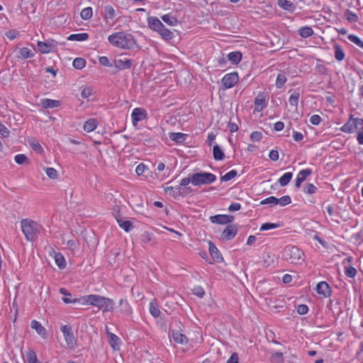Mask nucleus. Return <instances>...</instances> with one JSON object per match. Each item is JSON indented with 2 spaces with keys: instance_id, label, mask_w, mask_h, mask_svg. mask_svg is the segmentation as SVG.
Returning a JSON list of instances; mask_svg holds the SVG:
<instances>
[{
  "instance_id": "nucleus-59",
  "label": "nucleus",
  "mask_w": 363,
  "mask_h": 363,
  "mask_svg": "<svg viewBox=\"0 0 363 363\" xmlns=\"http://www.w3.org/2000/svg\"><path fill=\"white\" fill-rule=\"evenodd\" d=\"M147 169L148 168L145 164L140 163L136 167L135 173L138 176H142Z\"/></svg>"
},
{
  "instance_id": "nucleus-29",
  "label": "nucleus",
  "mask_w": 363,
  "mask_h": 363,
  "mask_svg": "<svg viewBox=\"0 0 363 363\" xmlns=\"http://www.w3.org/2000/svg\"><path fill=\"white\" fill-rule=\"evenodd\" d=\"M28 143L32 150L38 154H42L44 152L43 147L37 140L34 138L30 139L28 140Z\"/></svg>"
},
{
  "instance_id": "nucleus-23",
  "label": "nucleus",
  "mask_w": 363,
  "mask_h": 363,
  "mask_svg": "<svg viewBox=\"0 0 363 363\" xmlns=\"http://www.w3.org/2000/svg\"><path fill=\"white\" fill-rule=\"evenodd\" d=\"M334 48V57L338 62H342L345 58V52L342 47L337 43H335L333 46Z\"/></svg>"
},
{
  "instance_id": "nucleus-2",
  "label": "nucleus",
  "mask_w": 363,
  "mask_h": 363,
  "mask_svg": "<svg viewBox=\"0 0 363 363\" xmlns=\"http://www.w3.org/2000/svg\"><path fill=\"white\" fill-rule=\"evenodd\" d=\"M108 40L113 47L123 50H130L136 44L133 35L123 31L112 33L108 37Z\"/></svg>"
},
{
  "instance_id": "nucleus-3",
  "label": "nucleus",
  "mask_w": 363,
  "mask_h": 363,
  "mask_svg": "<svg viewBox=\"0 0 363 363\" xmlns=\"http://www.w3.org/2000/svg\"><path fill=\"white\" fill-rule=\"evenodd\" d=\"M340 130L347 133H353L357 132V140L359 145H363V119L354 118L352 115L350 116L347 122L344 124Z\"/></svg>"
},
{
  "instance_id": "nucleus-44",
  "label": "nucleus",
  "mask_w": 363,
  "mask_h": 363,
  "mask_svg": "<svg viewBox=\"0 0 363 363\" xmlns=\"http://www.w3.org/2000/svg\"><path fill=\"white\" fill-rule=\"evenodd\" d=\"M19 53L20 57L23 59H28L32 57L34 55V54L29 48L25 47L20 49Z\"/></svg>"
},
{
  "instance_id": "nucleus-19",
  "label": "nucleus",
  "mask_w": 363,
  "mask_h": 363,
  "mask_svg": "<svg viewBox=\"0 0 363 363\" xmlns=\"http://www.w3.org/2000/svg\"><path fill=\"white\" fill-rule=\"evenodd\" d=\"M208 245H209V247H208L209 252H210L211 256L212 259H213V261H215L216 262H222L223 257H222L220 251L216 247V246L211 241L208 242Z\"/></svg>"
},
{
  "instance_id": "nucleus-52",
  "label": "nucleus",
  "mask_w": 363,
  "mask_h": 363,
  "mask_svg": "<svg viewBox=\"0 0 363 363\" xmlns=\"http://www.w3.org/2000/svg\"><path fill=\"white\" fill-rule=\"evenodd\" d=\"M271 362L274 363H283V354L279 352H275L271 357Z\"/></svg>"
},
{
  "instance_id": "nucleus-53",
  "label": "nucleus",
  "mask_w": 363,
  "mask_h": 363,
  "mask_svg": "<svg viewBox=\"0 0 363 363\" xmlns=\"http://www.w3.org/2000/svg\"><path fill=\"white\" fill-rule=\"evenodd\" d=\"M317 191V187L311 183H308L304 189L303 192L307 194H315Z\"/></svg>"
},
{
  "instance_id": "nucleus-38",
  "label": "nucleus",
  "mask_w": 363,
  "mask_h": 363,
  "mask_svg": "<svg viewBox=\"0 0 363 363\" xmlns=\"http://www.w3.org/2000/svg\"><path fill=\"white\" fill-rule=\"evenodd\" d=\"M55 261L60 269H62L66 267L65 257L60 252L55 253Z\"/></svg>"
},
{
  "instance_id": "nucleus-42",
  "label": "nucleus",
  "mask_w": 363,
  "mask_h": 363,
  "mask_svg": "<svg viewBox=\"0 0 363 363\" xmlns=\"http://www.w3.org/2000/svg\"><path fill=\"white\" fill-rule=\"evenodd\" d=\"M86 62L84 58L77 57L74 60L72 65L75 69H82L86 66Z\"/></svg>"
},
{
  "instance_id": "nucleus-6",
  "label": "nucleus",
  "mask_w": 363,
  "mask_h": 363,
  "mask_svg": "<svg viewBox=\"0 0 363 363\" xmlns=\"http://www.w3.org/2000/svg\"><path fill=\"white\" fill-rule=\"evenodd\" d=\"M63 333L65 342L69 347L74 348L77 345V338L74 335L72 327L69 325H64L60 328Z\"/></svg>"
},
{
  "instance_id": "nucleus-45",
  "label": "nucleus",
  "mask_w": 363,
  "mask_h": 363,
  "mask_svg": "<svg viewBox=\"0 0 363 363\" xmlns=\"http://www.w3.org/2000/svg\"><path fill=\"white\" fill-rule=\"evenodd\" d=\"M345 18L351 23H355L359 19L357 15L350 10L346 11V12L345 13Z\"/></svg>"
},
{
  "instance_id": "nucleus-39",
  "label": "nucleus",
  "mask_w": 363,
  "mask_h": 363,
  "mask_svg": "<svg viewBox=\"0 0 363 363\" xmlns=\"http://www.w3.org/2000/svg\"><path fill=\"white\" fill-rule=\"evenodd\" d=\"M93 15L92 8L90 6L83 9L80 13V16L83 20H89Z\"/></svg>"
},
{
  "instance_id": "nucleus-10",
  "label": "nucleus",
  "mask_w": 363,
  "mask_h": 363,
  "mask_svg": "<svg viewBox=\"0 0 363 363\" xmlns=\"http://www.w3.org/2000/svg\"><path fill=\"white\" fill-rule=\"evenodd\" d=\"M147 116L146 111L143 108H135L131 113L132 123L134 125L143 121Z\"/></svg>"
},
{
  "instance_id": "nucleus-58",
  "label": "nucleus",
  "mask_w": 363,
  "mask_h": 363,
  "mask_svg": "<svg viewBox=\"0 0 363 363\" xmlns=\"http://www.w3.org/2000/svg\"><path fill=\"white\" fill-rule=\"evenodd\" d=\"M263 138V135L259 131H253L250 134V140L252 142H259Z\"/></svg>"
},
{
  "instance_id": "nucleus-12",
  "label": "nucleus",
  "mask_w": 363,
  "mask_h": 363,
  "mask_svg": "<svg viewBox=\"0 0 363 363\" xmlns=\"http://www.w3.org/2000/svg\"><path fill=\"white\" fill-rule=\"evenodd\" d=\"M234 219L233 216L230 215H216L210 217L213 223L225 225L231 223Z\"/></svg>"
},
{
  "instance_id": "nucleus-36",
  "label": "nucleus",
  "mask_w": 363,
  "mask_h": 363,
  "mask_svg": "<svg viewBox=\"0 0 363 363\" xmlns=\"http://www.w3.org/2000/svg\"><path fill=\"white\" fill-rule=\"evenodd\" d=\"M213 155L215 160L220 161L224 159V153L217 144L213 147Z\"/></svg>"
},
{
  "instance_id": "nucleus-56",
  "label": "nucleus",
  "mask_w": 363,
  "mask_h": 363,
  "mask_svg": "<svg viewBox=\"0 0 363 363\" xmlns=\"http://www.w3.org/2000/svg\"><path fill=\"white\" fill-rule=\"evenodd\" d=\"M261 204H271V205H277V198L274 196H269L260 202Z\"/></svg>"
},
{
  "instance_id": "nucleus-63",
  "label": "nucleus",
  "mask_w": 363,
  "mask_h": 363,
  "mask_svg": "<svg viewBox=\"0 0 363 363\" xmlns=\"http://www.w3.org/2000/svg\"><path fill=\"white\" fill-rule=\"evenodd\" d=\"M308 311V307L306 304H301L297 307V313L300 315H305Z\"/></svg>"
},
{
  "instance_id": "nucleus-5",
  "label": "nucleus",
  "mask_w": 363,
  "mask_h": 363,
  "mask_svg": "<svg viewBox=\"0 0 363 363\" xmlns=\"http://www.w3.org/2000/svg\"><path fill=\"white\" fill-rule=\"evenodd\" d=\"M216 180V176L211 172L195 173L191 175V184L194 186L211 184Z\"/></svg>"
},
{
  "instance_id": "nucleus-25",
  "label": "nucleus",
  "mask_w": 363,
  "mask_h": 363,
  "mask_svg": "<svg viewBox=\"0 0 363 363\" xmlns=\"http://www.w3.org/2000/svg\"><path fill=\"white\" fill-rule=\"evenodd\" d=\"M237 233V228H225L221 235L222 239L230 240L236 235Z\"/></svg>"
},
{
  "instance_id": "nucleus-15",
  "label": "nucleus",
  "mask_w": 363,
  "mask_h": 363,
  "mask_svg": "<svg viewBox=\"0 0 363 363\" xmlns=\"http://www.w3.org/2000/svg\"><path fill=\"white\" fill-rule=\"evenodd\" d=\"M80 234L86 242L94 243L98 240L93 228H84Z\"/></svg>"
},
{
  "instance_id": "nucleus-54",
  "label": "nucleus",
  "mask_w": 363,
  "mask_h": 363,
  "mask_svg": "<svg viewBox=\"0 0 363 363\" xmlns=\"http://www.w3.org/2000/svg\"><path fill=\"white\" fill-rule=\"evenodd\" d=\"M345 274L347 277L354 278L357 274V269L352 267H345Z\"/></svg>"
},
{
  "instance_id": "nucleus-31",
  "label": "nucleus",
  "mask_w": 363,
  "mask_h": 363,
  "mask_svg": "<svg viewBox=\"0 0 363 363\" xmlns=\"http://www.w3.org/2000/svg\"><path fill=\"white\" fill-rule=\"evenodd\" d=\"M229 61L233 65H238L242 60V53L240 52H231L228 55Z\"/></svg>"
},
{
  "instance_id": "nucleus-18",
  "label": "nucleus",
  "mask_w": 363,
  "mask_h": 363,
  "mask_svg": "<svg viewBox=\"0 0 363 363\" xmlns=\"http://www.w3.org/2000/svg\"><path fill=\"white\" fill-rule=\"evenodd\" d=\"M21 232L24 234L28 241L33 242L39 234L38 228H21Z\"/></svg>"
},
{
  "instance_id": "nucleus-43",
  "label": "nucleus",
  "mask_w": 363,
  "mask_h": 363,
  "mask_svg": "<svg viewBox=\"0 0 363 363\" xmlns=\"http://www.w3.org/2000/svg\"><path fill=\"white\" fill-rule=\"evenodd\" d=\"M348 40L355 44L357 46L363 48V41L356 35L350 34L348 35Z\"/></svg>"
},
{
  "instance_id": "nucleus-32",
  "label": "nucleus",
  "mask_w": 363,
  "mask_h": 363,
  "mask_svg": "<svg viewBox=\"0 0 363 363\" xmlns=\"http://www.w3.org/2000/svg\"><path fill=\"white\" fill-rule=\"evenodd\" d=\"M291 92L289 99V103L291 106L297 107L299 98H300V93L298 91H289Z\"/></svg>"
},
{
  "instance_id": "nucleus-30",
  "label": "nucleus",
  "mask_w": 363,
  "mask_h": 363,
  "mask_svg": "<svg viewBox=\"0 0 363 363\" xmlns=\"http://www.w3.org/2000/svg\"><path fill=\"white\" fill-rule=\"evenodd\" d=\"M119 304L121 306V311L124 315H129L132 313V308L126 299L121 298Z\"/></svg>"
},
{
  "instance_id": "nucleus-61",
  "label": "nucleus",
  "mask_w": 363,
  "mask_h": 363,
  "mask_svg": "<svg viewBox=\"0 0 363 363\" xmlns=\"http://www.w3.org/2000/svg\"><path fill=\"white\" fill-rule=\"evenodd\" d=\"M99 62L101 65L105 66V67H110L112 66L109 59L106 56L100 57L99 59Z\"/></svg>"
},
{
  "instance_id": "nucleus-1",
  "label": "nucleus",
  "mask_w": 363,
  "mask_h": 363,
  "mask_svg": "<svg viewBox=\"0 0 363 363\" xmlns=\"http://www.w3.org/2000/svg\"><path fill=\"white\" fill-rule=\"evenodd\" d=\"M62 301L65 303L78 302L82 305H91L98 307L99 309H101L104 312L113 311L114 306V303L112 299L95 294L85 296L80 298H74V299L62 298Z\"/></svg>"
},
{
  "instance_id": "nucleus-28",
  "label": "nucleus",
  "mask_w": 363,
  "mask_h": 363,
  "mask_svg": "<svg viewBox=\"0 0 363 363\" xmlns=\"http://www.w3.org/2000/svg\"><path fill=\"white\" fill-rule=\"evenodd\" d=\"M157 33L160 34L161 38L165 40H169L174 38L173 33L164 26H163L162 28H160Z\"/></svg>"
},
{
  "instance_id": "nucleus-26",
  "label": "nucleus",
  "mask_w": 363,
  "mask_h": 363,
  "mask_svg": "<svg viewBox=\"0 0 363 363\" xmlns=\"http://www.w3.org/2000/svg\"><path fill=\"white\" fill-rule=\"evenodd\" d=\"M299 35L303 38H307L314 34L313 30L310 26H303L298 30Z\"/></svg>"
},
{
  "instance_id": "nucleus-35",
  "label": "nucleus",
  "mask_w": 363,
  "mask_h": 363,
  "mask_svg": "<svg viewBox=\"0 0 363 363\" xmlns=\"http://www.w3.org/2000/svg\"><path fill=\"white\" fill-rule=\"evenodd\" d=\"M161 18L164 23L171 26H174L178 23V20L170 13L162 16Z\"/></svg>"
},
{
  "instance_id": "nucleus-60",
  "label": "nucleus",
  "mask_w": 363,
  "mask_h": 363,
  "mask_svg": "<svg viewBox=\"0 0 363 363\" xmlns=\"http://www.w3.org/2000/svg\"><path fill=\"white\" fill-rule=\"evenodd\" d=\"M93 92V89L90 86L84 87L81 92V96L83 99H87L90 96H91Z\"/></svg>"
},
{
  "instance_id": "nucleus-62",
  "label": "nucleus",
  "mask_w": 363,
  "mask_h": 363,
  "mask_svg": "<svg viewBox=\"0 0 363 363\" xmlns=\"http://www.w3.org/2000/svg\"><path fill=\"white\" fill-rule=\"evenodd\" d=\"M310 123L314 125H318L321 122V118L319 115L315 114L311 116Z\"/></svg>"
},
{
  "instance_id": "nucleus-41",
  "label": "nucleus",
  "mask_w": 363,
  "mask_h": 363,
  "mask_svg": "<svg viewBox=\"0 0 363 363\" xmlns=\"http://www.w3.org/2000/svg\"><path fill=\"white\" fill-rule=\"evenodd\" d=\"M105 15L104 18L106 19H111L113 20L116 16V11L113 6H106L104 9Z\"/></svg>"
},
{
  "instance_id": "nucleus-64",
  "label": "nucleus",
  "mask_w": 363,
  "mask_h": 363,
  "mask_svg": "<svg viewBox=\"0 0 363 363\" xmlns=\"http://www.w3.org/2000/svg\"><path fill=\"white\" fill-rule=\"evenodd\" d=\"M226 363H239V357L238 353L233 352Z\"/></svg>"
},
{
  "instance_id": "nucleus-40",
  "label": "nucleus",
  "mask_w": 363,
  "mask_h": 363,
  "mask_svg": "<svg viewBox=\"0 0 363 363\" xmlns=\"http://www.w3.org/2000/svg\"><path fill=\"white\" fill-rule=\"evenodd\" d=\"M150 313L154 318H158L160 315V311L157 304L155 302H150Z\"/></svg>"
},
{
  "instance_id": "nucleus-7",
  "label": "nucleus",
  "mask_w": 363,
  "mask_h": 363,
  "mask_svg": "<svg viewBox=\"0 0 363 363\" xmlns=\"http://www.w3.org/2000/svg\"><path fill=\"white\" fill-rule=\"evenodd\" d=\"M57 42L53 39H49L45 42L38 41L37 46L38 50L42 54H49L54 52L57 47Z\"/></svg>"
},
{
  "instance_id": "nucleus-37",
  "label": "nucleus",
  "mask_w": 363,
  "mask_h": 363,
  "mask_svg": "<svg viewBox=\"0 0 363 363\" xmlns=\"http://www.w3.org/2000/svg\"><path fill=\"white\" fill-rule=\"evenodd\" d=\"M277 4L280 8L284 10L292 11L294 9V4L289 0H278Z\"/></svg>"
},
{
  "instance_id": "nucleus-21",
  "label": "nucleus",
  "mask_w": 363,
  "mask_h": 363,
  "mask_svg": "<svg viewBox=\"0 0 363 363\" xmlns=\"http://www.w3.org/2000/svg\"><path fill=\"white\" fill-rule=\"evenodd\" d=\"M106 333L108 339V343L113 350L119 349V340L120 339L115 334L108 331V328L106 327Z\"/></svg>"
},
{
  "instance_id": "nucleus-47",
  "label": "nucleus",
  "mask_w": 363,
  "mask_h": 363,
  "mask_svg": "<svg viewBox=\"0 0 363 363\" xmlns=\"http://www.w3.org/2000/svg\"><path fill=\"white\" fill-rule=\"evenodd\" d=\"M45 172L50 179H56L58 177L57 171L53 167H46Z\"/></svg>"
},
{
  "instance_id": "nucleus-16",
  "label": "nucleus",
  "mask_w": 363,
  "mask_h": 363,
  "mask_svg": "<svg viewBox=\"0 0 363 363\" xmlns=\"http://www.w3.org/2000/svg\"><path fill=\"white\" fill-rule=\"evenodd\" d=\"M316 292L323 295L324 297H330L331 296V289L328 284L325 281H320L316 286Z\"/></svg>"
},
{
  "instance_id": "nucleus-33",
  "label": "nucleus",
  "mask_w": 363,
  "mask_h": 363,
  "mask_svg": "<svg viewBox=\"0 0 363 363\" xmlns=\"http://www.w3.org/2000/svg\"><path fill=\"white\" fill-rule=\"evenodd\" d=\"M186 136V134L182 133H171L169 134V138L177 143H182L184 142Z\"/></svg>"
},
{
  "instance_id": "nucleus-27",
  "label": "nucleus",
  "mask_w": 363,
  "mask_h": 363,
  "mask_svg": "<svg viewBox=\"0 0 363 363\" xmlns=\"http://www.w3.org/2000/svg\"><path fill=\"white\" fill-rule=\"evenodd\" d=\"M88 38L89 34L86 33L71 34L67 37V40L70 41H85Z\"/></svg>"
},
{
  "instance_id": "nucleus-17",
  "label": "nucleus",
  "mask_w": 363,
  "mask_h": 363,
  "mask_svg": "<svg viewBox=\"0 0 363 363\" xmlns=\"http://www.w3.org/2000/svg\"><path fill=\"white\" fill-rule=\"evenodd\" d=\"M133 65V61L130 59H117L114 61V67L118 70L130 69Z\"/></svg>"
},
{
  "instance_id": "nucleus-8",
  "label": "nucleus",
  "mask_w": 363,
  "mask_h": 363,
  "mask_svg": "<svg viewBox=\"0 0 363 363\" xmlns=\"http://www.w3.org/2000/svg\"><path fill=\"white\" fill-rule=\"evenodd\" d=\"M239 81V76L236 72L225 74L221 79V83L225 89L235 86Z\"/></svg>"
},
{
  "instance_id": "nucleus-49",
  "label": "nucleus",
  "mask_w": 363,
  "mask_h": 363,
  "mask_svg": "<svg viewBox=\"0 0 363 363\" xmlns=\"http://www.w3.org/2000/svg\"><path fill=\"white\" fill-rule=\"evenodd\" d=\"M27 362L28 363H40L37 358L36 353L30 350L26 354Z\"/></svg>"
},
{
  "instance_id": "nucleus-9",
  "label": "nucleus",
  "mask_w": 363,
  "mask_h": 363,
  "mask_svg": "<svg viewBox=\"0 0 363 363\" xmlns=\"http://www.w3.org/2000/svg\"><path fill=\"white\" fill-rule=\"evenodd\" d=\"M267 106V96L263 92H259L255 99L254 112H261Z\"/></svg>"
},
{
  "instance_id": "nucleus-22",
  "label": "nucleus",
  "mask_w": 363,
  "mask_h": 363,
  "mask_svg": "<svg viewBox=\"0 0 363 363\" xmlns=\"http://www.w3.org/2000/svg\"><path fill=\"white\" fill-rule=\"evenodd\" d=\"M40 104L44 108H52L59 107L61 105V103L58 100L43 99L40 101Z\"/></svg>"
},
{
  "instance_id": "nucleus-20",
  "label": "nucleus",
  "mask_w": 363,
  "mask_h": 363,
  "mask_svg": "<svg viewBox=\"0 0 363 363\" xmlns=\"http://www.w3.org/2000/svg\"><path fill=\"white\" fill-rule=\"evenodd\" d=\"M30 327L34 329L36 333L40 335L43 339L47 338L48 333L46 329L38 320H33L30 323Z\"/></svg>"
},
{
  "instance_id": "nucleus-24",
  "label": "nucleus",
  "mask_w": 363,
  "mask_h": 363,
  "mask_svg": "<svg viewBox=\"0 0 363 363\" xmlns=\"http://www.w3.org/2000/svg\"><path fill=\"white\" fill-rule=\"evenodd\" d=\"M98 121L95 118H89L85 121L83 129L86 133H90L95 130L98 127Z\"/></svg>"
},
{
  "instance_id": "nucleus-13",
  "label": "nucleus",
  "mask_w": 363,
  "mask_h": 363,
  "mask_svg": "<svg viewBox=\"0 0 363 363\" xmlns=\"http://www.w3.org/2000/svg\"><path fill=\"white\" fill-rule=\"evenodd\" d=\"M173 323H171L169 325V328H170V330H171L170 333L172 334V338L174 339V340L176 342H177L179 344H182V345L186 344L189 341L188 337L185 335L180 333L179 331H178L177 330L172 329V327L173 326Z\"/></svg>"
},
{
  "instance_id": "nucleus-34",
  "label": "nucleus",
  "mask_w": 363,
  "mask_h": 363,
  "mask_svg": "<svg viewBox=\"0 0 363 363\" xmlns=\"http://www.w3.org/2000/svg\"><path fill=\"white\" fill-rule=\"evenodd\" d=\"M292 177H293L292 172H286L278 179V182L281 186H285L287 184H289V183L290 182V181L292 179Z\"/></svg>"
},
{
  "instance_id": "nucleus-48",
  "label": "nucleus",
  "mask_w": 363,
  "mask_h": 363,
  "mask_svg": "<svg viewBox=\"0 0 363 363\" xmlns=\"http://www.w3.org/2000/svg\"><path fill=\"white\" fill-rule=\"evenodd\" d=\"M237 174H238V172L235 169H232L221 177V181H223V182L230 181L232 179L235 178L237 176Z\"/></svg>"
},
{
  "instance_id": "nucleus-57",
  "label": "nucleus",
  "mask_w": 363,
  "mask_h": 363,
  "mask_svg": "<svg viewBox=\"0 0 363 363\" xmlns=\"http://www.w3.org/2000/svg\"><path fill=\"white\" fill-rule=\"evenodd\" d=\"M192 293L199 298H202L205 294L204 289L200 286H196L192 289Z\"/></svg>"
},
{
  "instance_id": "nucleus-50",
  "label": "nucleus",
  "mask_w": 363,
  "mask_h": 363,
  "mask_svg": "<svg viewBox=\"0 0 363 363\" xmlns=\"http://www.w3.org/2000/svg\"><path fill=\"white\" fill-rule=\"evenodd\" d=\"M291 202V199L289 196H283L279 199H277V205L280 206H285Z\"/></svg>"
},
{
  "instance_id": "nucleus-46",
  "label": "nucleus",
  "mask_w": 363,
  "mask_h": 363,
  "mask_svg": "<svg viewBox=\"0 0 363 363\" xmlns=\"http://www.w3.org/2000/svg\"><path fill=\"white\" fill-rule=\"evenodd\" d=\"M286 82V76L283 74H279L276 79V82H275L276 86L278 89H281L284 85Z\"/></svg>"
},
{
  "instance_id": "nucleus-11",
  "label": "nucleus",
  "mask_w": 363,
  "mask_h": 363,
  "mask_svg": "<svg viewBox=\"0 0 363 363\" xmlns=\"http://www.w3.org/2000/svg\"><path fill=\"white\" fill-rule=\"evenodd\" d=\"M312 174V169L310 168L301 169L298 172L296 177L295 186L299 189L301 184L305 182L308 176Z\"/></svg>"
},
{
  "instance_id": "nucleus-4",
  "label": "nucleus",
  "mask_w": 363,
  "mask_h": 363,
  "mask_svg": "<svg viewBox=\"0 0 363 363\" xmlns=\"http://www.w3.org/2000/svg\"><path fill=\"white\" fill-rule=\"evenodd\" d=\"M282 258L292 264H301L305 261L304 252L294 245H287L284 249Z\"/></svg>"
},
{
  "instance_id": "nucleus-51",
  "label": "nucleus",
  "mask_w": 363,
  "mask_h": 363,
  "mask_svg": "<svg viewBox=\"0 0 363 363\" xmlns=\"http://www.w3.org/2000/svg\"><path fill=\"white\" fill-rule=\"evenodd\" d=\"M38 225L37 222L29 218L21 220V227H36Z\"/></svg>"
},
{
  "instance_id": "nucleus-55",
  "label": "nucleus",
  "mask_w": 363,
  "mask_h": 363,
  "mask_svg": "<svg viewBox=\"0 0 363 363\" xmlns=\"http://www.w3.org/2000/svg\"><path fill=\"white\" fill-rule=\"evenodd\" d=\"M14 161L18 164H23L28 162V157L24 154H18L14 157Z\"/></svg>"
},
{
  "instance_id": "nucleus-14",
  "label": "nucleus",
  "mask_w": 363,
  "mask_h": 363,
  "mask_svg": "<svg viewBox=\"0 0 363 363\" xmlns=\"http://www.w3.org/2000/svg\"><path fill=\"white\" fill-rule=\"evenodd\" d=\"M148 27L150 30L157 32L160 28H162L164 24L160 20L155 16H149L147 18Z\"/></svg>"
}]
</instances>
